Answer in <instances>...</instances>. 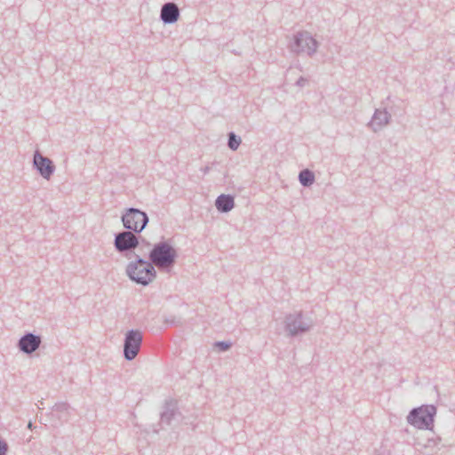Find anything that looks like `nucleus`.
I'll use <instances>...</instances> for the list:
<instances>
[{"mask_svg":"<svg viewBox=\"0 0 455 455\" xmlns=\"http://www.w3.org/2000/svg\"><path fill=\"white\" fill-rule=\"evenodd\" d=\"M239 144H240V140H236L235 136L233 133H231L229 136V142H228L230 148L236 149L238 148Z\"/></svg>","mask_w":455,"mask_h":455,"instance_id":"obj_13","label":"nucleus"},{"mask_svg":"<svg viewBox=\"0 0 455 455\" xmlns=\"http://www.w3.org/2000/svg\"><path fill=\"white\" fill-rule=\"evenodd\" d=\"M162 20L166 23H172L178 20L179 10L174 4H166L161 12Z\"/></svg>","mask_w":455,"mask_h":455,"instance_id":"obj_8","label":"nucleus"},{"mask_svg":"<svg viewBox=\"0 0 455 455\" xmlns=\"http://www.w3.org/2000/svg\"><path fill=\"white\" fill-rule=\"evenodd\" d=\"M127 273L132 280L144 285L153 281L156 276L153 266L141 259L131 263L128 266Z\"/></svg>","mask_w":455,"mask_h":455,"instance_id":"obj_1","label":"nucleus"},{"mask_svg":"<svg viewBox=\"0 0 455 455\" xmlns=\"http://www.w3.org/2000/svg\"><path fill=\"white\" fill-rule=\"evenodd\" d=\"M300 41H305L307 43V44H311L312 45V50H315V46H316V43L315 41L311 38L310 36H305V38H299L297 40V44L299 45L300 44ZM311 49V46H309V50Z\"/></svg>","mask_w":455,"mask_h":455,"instance_id":"obj_12","label":"nucleus"},{"mask_svg":"<svg viewBox=\"0 0 455 455\" xmlns=\"http://www.w3.org/2000/svg\"><path fill=\"white\" fill-rule=\"evenodd\" d=\"M6 451V445L0 443V455H4Z\"/></svg>","mask_w":455,"mask_h":455,"instance_id":"obj_16","label":"nucleus"},{"mask_svg":"<svg viewBox=\"0 0 455 455\" xmlns=\"http://www.w3.org/2000/svg\"><path fill=\"white\" fill-rule=\"evenodd\" d=\"M299 181L304 186L311 185L314 181V174L308 170H304L299 174Z\"/></svg>","mask_w":455,"mask_h":455,"instance_id":"obj_11","label":"nucleus"},{"mask_svg":"<svg viewBox=\"0 0 455 455\" xmlns=\"http://www.w3.org/2000/svg\"><path fill=\"white\" fill-rule=\"evenodd\" d=\"M39 344V338L34 336L33 334L26 335L20 341V347L21 350L27 353L35 351L38 347Z\"/></svg>","mask_w":455,"mask_h":455,"instance_id":"obj_9","label":"nucleus"},{"mask_svg":"<svg viewBox=\"0 0 455 455\" xmlns=\"http://www.w3.org/2000/svg\"><path fill=\"white\" fill-rule=\"evenodd\" d=\"M216 206L220 211L228 212L234 206V200L229 196L222 195L218 197Z\"/></svg>","mask_w":455,"mask_h":455,"instance_id":"obj_10","label":"nucleus"},{"mask_svg":"<svg viewBox=\"0 0 455 455\" xmlns=\"http://www.w3.org/2000/svg\"><path fill=\"white\" fill-rule=\"evenodd\" d=\"M383 116L384 118H387V114L386 113H383V112H376L374 116H373V119H372V124H374L375 122L378 120V119H380L381 116Z\"/></svg>","mask_w":455,"mask_h":455,"instance_id":"obj_14","label":"nucleus"},{"mask_svg":"<svg viewBox=\"0 0 455 455\" xmlns=\"http://www.w3.org/2000/svg\"><path fill=\"white\" fill-rule=\"evenodd\" d=\"M435 408L434 406H421L414 409L408 416V421L418 428H429L433 424Z\"/></svg>","mask_w":455,"mask_h":455,"instance_id":"obj_2","label":"nucleus"},{"mask_svg":"<svg viewBox=\"0 0 455 455\" xmlns=\"http://www.w3.org/2000/svg\"><path fill=\"white\" fill-rule=\"evenodd\" d=\"M142 336L139 331H130L124 344V355L128 360L133 359L139 352Z\"/></svg>","mask_w":455,"mask_h":455,"instance_id":"obj_5","label":"nucleus"},{"mask_svg":"<svg viewBox=\"0 0 455 455\" xmlns=\"http://www.w3.org/2000/svg\"><path fill=\"white\" fill-rule=\"evenodd\" d=\"M303 41H300V44H302ZM299 46H300L301 49H304V46L299 44Z\"/></svg>","mask_w":455,"mask_h":455,"instance_id":"obj_17","label":"nucleus"},{"mask_svg":"<svg viewBox=\"0 0 455 455\" xmlns=\"http://www.w3.org/2000/svg\"><path fill=\"white\" fill-rule=\"evenodd\" d=\"M148 222L147 215L136 209H130L125 215L123 216V223L128 229L135 232L141 231Z\"/></svg>","mask_w":455,"mask_h":455,"instance_id":"obj_4","label":"nucleus"},{"mask_svg":"<svg viewBox=\"0 0 455 455\" xmlns=\"http://www.w3.org/2000/svg\"><path fill=\"white\" fill-rule=\"evenodd\" d=\"M174 249L167 243H159L150 253L151 260L159 267H170L175 259Z\"/></svg>","mask_w":455,"mask_h":455,"instance_id":"obj_3","label":"nucleus"},{"mask_svg":"<svg viewBox=\"0 0 455 455\" xmlns=\"http://www.w3.org/2000/svg\"><path fill=\"white\" fill-rule=\"evenodd\" d=\"M303 41H300V44H302ZM299 46H300L301 49H304V46L299 44Z\"/></svg>","mask_w":455,"mask_h":455,"instance_id":"obj_18","label":"nucleus"},{"mask_svg":"<svg viewBox=\"0 0 455 455\" xmlns=\"http://www.w3.org/2000/svg\"><path fill=\"white\" fill-rule=\"evenodd\" d=\"M215 347H218L220 350L224 351L229 347V345L224 342H218L215 344Z\"/></svg>","mask_w":455,"mask_h":455,"instance_id":"obj_15","label":"nucleus"},{"mask_svg":"<svg viewBox=\"0 0 455 455\" xmlns=\"http://www.w3.org/2000/svg\"><path fill=\"white\" fill-rule=\"evenodd\" d=\"M34 163L39 170L40 173L44 178L48 179L53 171V166L51 160L43 157L39 154H36L34 157Z\"/></svg>","mask_w":455,"mask_h":455,"instance_id":"obj_7","label":"nucleus"},{"mask_svg":"<svg viewBox=\"0 0 455 455\" xmlns=\"http://www.w3.org/2000/svg\"><path fill=\"white\" fill-rule=\"evenodd\" d=\"M138 240L131 232H124L119 234L116 238V246L119 251H124L136 247Z\"/></svg>","mask_w":455,"mask_h":455,"instance_id":"obj_6","label":"nucleus"}]
</instances>
